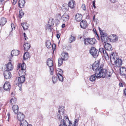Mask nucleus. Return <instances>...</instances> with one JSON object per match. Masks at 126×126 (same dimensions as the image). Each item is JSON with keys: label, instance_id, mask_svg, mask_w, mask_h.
<instances>
[{"label": "nucleus", "instance_id": "62", "mask_svg": "<svg viewBox=\"0 0 126 126\" xmlns=\"http://www.w3.org/2000/svg\"><path fill=\"white\" fill-rule=\"evenodd\" d=\"M24 38H25V40H26L28 39V38L27 37H24Z\"/></svg>", "mask_w": 126, "mask_h": 126}, {"label": "nucleus", "instance_id": "52", "mask_svg": "<svg viewBox=\"0 0 126 126\" xmlns=\"http://www.w3.org/2000/svg\"><path fill=\"white\" fill-rule=\"evenodd\" d=\"M7 115L8 118L7 121H9V117H10V113H7Z\"/></svg>", "mask_w": 126, "mask_h": 126}, {"label": "nucleus", "instance_id": "33", "mask_svg": "<svg viewBox=\"0 0 126 126\" xmlns=\"http://www.w3.org/2000/svg\"><path fill=\"white\" fill-rule=\"evenodd\" d=\"M46 45L48 48H49L52 47V45L50 41L47 40L46 41Z\"/></svg>", "mask_w": 126, "mask_h": 126}, {"label": "nucleus", "instance_id": "1", "mask_svg": "<svg viewBox=\"0 0 126 126\" xmlns=\"http://www.w3.org/2000/svg\"><path fill=\"white\" fill-rule=\"evenodd\" d=\"M99 62L97 63H94L92 65V69L94 71H95V74L98 79L101 78H104L110 77V72L105 69L102 68L99 66Z\"/></svg>", "mask_w": 126, "mask_h": 126}, {"label": "nucleus", "instance_id": "29", "mask_svg": "<svg viewBox=\"0 0 126 126\" xmlns=\"http://www.w3.org/2000/svg\"><path fill=\"white\" fill-rule=\"evenodd\" d=\"M30 56L29 55V52H26L24 53L23 55V60H25L28 59V58H30Z\"/></svg>", "mask_w": 126, "mask_h": 126}, {"label": "nucleus", "instance_id": "11", "mask_svg": "<svg viewBox=\"0 0 126 126\" xmlns=\"http://www.w3.org/2000/svg\"><path fill=\"white\" fill-rule=\"evenodd\" d=\"M3 74L5 78L6 79H10L12 76L11 73L10 71L5 70Z\"/></svg>", "mask_w": 126, "mask_h": 126}, {"label": "nucleus", "instance_id": "13", "mask_svg": "<svg viewBox=\"0 0 126 126\" xmlns=\"http://www.w3.org/2000/svg\"><path fill=\"white\" fill-rule=\"evenodd\" d=\"M5 70L10 71H12L13 68V66L11 62L8 63L6 65Z\"/></svg>", "mask_w": 126, "mask_h": 126}, {"label": "nucleus", "instance_id": "42", "mask_svg": "<svg viewBox=\"0 0 126 126\" xmlns=\"http://www.w3.org/2000/svg\"><path fill=\"white\" fill-rule=\"evenodd\" d=\"M60 20L59 19H56L55 21V25H56V26H57L59 24L60 22Z\"/></svg>", "mask_w": 126, "mask_h": 126}, {"label": "nucleus", "instance_id": "32", "mask_svg": "<svg viewBox=\"0 0 126 126\" xmlns=\"http://www.w3.org/2000/svg\"><path fill=\"white\" fill-rule=\"evenodd\" d=\"M63 73V72H62L60 74H59V75H58V78L59 81L62 82L63 80V77L62 75Z\"/></svg>", "mask_w": 126, "mask_h": 126}, {"label": "nucleus", "instance_id": "61", "mask_svg": "<svg viewBox=\"0 0 126 126\" xmlns=\"http://www.w3.org/2000/svg\"><path fill=\"white\" fill-rule=\"evenodd\" d=\"M93 21L94 22V20H95V16L94 15V16L93 17Z\"/></svg>", "mask_w": 126, "mask_h": 126}, {"label": "nucleus", "instance_id": "44", "mask_svg": "<svg viewBox=\"0 0 126 126\" xmlns=\"http://www.w3.org/2000/svg\"><path fill=\"white\" fill-rule=\"evenodd\" d=\"M56 17L57 18L56 19H58L61 20V14H57L56 15Z\"/></svg>", "mask_w": 126, "mask_h": 126}, {"label": "nucleus", "instance_id": "2", "mask_svg": "<svg viewBox=\"0 0 126 126\" xmlns=\"http://www.w3.org/2000/svg\"><path fill=\"white\" fill-rule=\"evenodd\" d=\"M18 69H19L18 72L20 76H24L26 75V65L24 63L22 64H19L18 65Z\"/></svg>", "mask_w": 126, "mask_h": 126}, {"label": "nucleus", "instance_id": "37", "mask_svg": "<svg viewBox=\"0 0 126 126\" xmlns=\"http://www.w3.org/2000/svg\"><path fill=\"white\" fill-rule=\"evenodd\" d=\"M63 60L62 58L59 59L58 61V65L59 66H61L63 63Z\"/></svg>", "mask_w": 126, "mask_h": 126}, {"label": "nucleus", "instance_id": "48", "mask_svg": "<svg viewBox=\"0 0 126 126\" xmlns=\"http://www.w3.org/2000/svg\"><path fill=\"white\" fill-rule=\"evenodd\" d=\"M56 47V45L55 44H53L52 45V48L53 51L55 50V48Z\"/></svg>", "mask_w": 126, "mask_h": 126}, {"label": "nucleus", "instance_id": "6", "mask_svg": "<svg viewBox=\"0 0 126 126\" xmlns=\"http://www.w3.org/2000/svg\"><path fill=\"white\" fill-rule=\"evenodd\" d=\"M96 39L94 38H86L84 40V43L85 45H88L89 44L93 45L95 43Z\"/></svg>", "mask_w": 126, "mask_h": 126}, {"label": "nucleus", "instance_id": "55", "mask_svg": "<svg viewBox=\"0 0 126 126\" xmlns=\"http://www.w3.org/2000/svg\"><path fill=\"white\" fill-rule=\"evenodd\" d=\"M124 93L125 96H126V88L124 90Z\"/></svg>", "mask_w": 126, "mask_h": 126}, {"label": "nucleus", "instance_id": "9", "mask_svg": "<svg viewBox=\"0 0 126 126\" xmlns=\"http://www.w3.org/2000/svg\"><path fill=\"white\" fill-rule=\"evenodd\" d=\"M3 87L5 91H9L11 88L10 82L8 81H6L3 85Z\"/></svg>", "mask_w": 126, "mask_h": 126}, {"label": "nucleus", "instance_id": "8", "mask_svg": "<svg viewBox=\"0 0 126 126\" xmlns=\"http://www.w3.org/2000/svg\"><path fill=\"white\" fill-rule=\"evenodd\" d=\"M119 59V57L117 54L115 53L112 52L110 57V60L112 63L116 60Z\"/></svg>", "mask_w": 126, "mask_h": 126}, {"label": "nucleus", "instance_id": "27", "mask_svg": "<svg viewBox=\"0 0 126 126\" xmlns=\"http://www.w3.org/2000/svg\"><path fill=\"white\" fill-rule=\"evenodd\" d=\"M95 74L94 75H91L89 78V80L91 81H94L95 80L96 78H97V79H98L97 77V75L95 74Z\"/></svg>", "mask_w": 126, "mask_h": 126}, {"label": "nucleus", "instance_id": "53", "mask_svg": "<svg viewBox=\"0 0 126 126\" xmlns=\"http://www.w3.org/2000/svg\"><path fill=\"white\" fill-rule=\"evenodd\" d=\"M119 86L120 87H122L123 84L121 82H120L119 84Z\"/></svg>", "mask_w": 126, "mask_h": 126}, {"label": "nucleus", "instance_id": "56", "mask_svg": "<svg viewBox=\"0 0 126 126\" xmlns=\"http://www.w3.org/2000/svg\"><path fill=\"white\" fill-rule=\"evenodd\" d=\"M78 124L77 123H76L74 122V126H77Z\"/></svg>", "mask_w": 126, "mask_h": 126}, {"label": "nucleus", "instance_id": "34", "mask_svg": "<svg viewBox=\"0 0 126 126\" xmlns=\"http://www.w3.org/2000/svg\"><path fill=\"white\" fill-rule=\"evenodd\" d=\"M54 19L52 18H50L49 19V21L48 22L49 23H50L51 25L53 26L54 25L55 21Z\"/></svg>", "mask_w": 126, "mask_h": 126}, {"label": "nucleus", "instance_id": "15", "mask_svg": "<svg viewBox=\"0 0 126 126\" xmlns=\"http://www.w3.org/2000/svg\"><path fill=\"white\" fill-rule=\"evenodd\" d=\"M114 65L117 67H120L122 64V61L121 59H118L114 62Z\"/></svg>", "mask_w": 126, "mask_h": 126}, {"label": "nucleus", "instance_id": "54", "mask_svg": "<svg viewBox=\"0 0 126 126\" xmlns=\"http://www.w3.org/2000/svg\"><path fill=\"white\" fill-rule=\"evenodd\" d=\"M11 26L12 29H13V28H15V27L14 26V24H11Z\"/></svg>", "mask_w": 126, "mask_h": 126}, {"label": "nucleus", "instance_id": "60", "mask_svg": "<svg viewBox=\"0 0 126 126\" xmlns=\"http://www.w3.org/2000/svg\"><path fill=\"white\" fill-rule=\"evenodd\" d=\"M112 2H114L115 1V0H110Z\"/></svg>", "mask_w": 126, "mask_h": 126}, {"label": "nucleus", "instance_id": "22", "mask_svg": "<svg viewBox=\"0 0 126 126\" xmlns=\"http://www.w3.org/2000/svg\"><path fill=\"white\" fill-rule=\"evenodd\" d=\"M12 110L13 112L15 114H16L18 110V106L16 105H14L12 107Z\"/></svg>", "mask_w": 126, "mask_h": 126}, {"label": "nucleus", "instance_id": "59", "mask_svg": "<svg viewBox=\"0 0 126 126\" xmlns=\"http://www.w3.org/2000/svg\"><path fill=\"white\" fill-rule=\"evenodd\" d=\"M23 35H24V37H26V34L25 33H24Z\"/></svg>", "mask_w": 126, "mask_h": 126}, {"label": "nucleus", "instance_id": "41", "mask_svg": "<svg viewBox=\"0 0 126 126\" xmlns=\"http://www.w3.org/2000/svg\"><path fill=\"white\" fill-rule=\"evenodd\" d=\"M104 53H102V54L104 55L105 58H109L108 55L105 50V49L104 51Z\"/></svg>", "mask_w": 126, "mask_h": 126}, {"label": "nucleus", "instance_id": "14", "mask_svg": "<svg viewBox=\"0 0 126 126\" xmlns=\"http://www.w3.org/2000/svg\"><path fill=\"white\" fill-rule=\"evenodd\" d=\"M61 18L63 21L65 22L68 21L69 18L68 15L66 13H65L61 16Z\"/></svg>", "mask_w": 126, "mask_h": 126}, {"label": "nucleus", "instance_id": "30", "mask_svg": "<svg viewBox=\"0 0 126 126\" xmlns=\"http://www.w3.org/2000/svg\"><path fill=\"white\" fill-rule=\"evenodd\" d=\"M24 49L26 51L28 50L30 47V44L27 43H25L24 45Z\"/></svg>", "mask_w": 126, "mask_h": 126}, {"label": "nucleus", "instance_id": "12", "mask_svg": "<svg viewBox=\"0 0 126 126\" xmlns=\"http://www.w3.org/2000/svg\"><path fill=\"white\" fill-rule=\"evenodd\" d=\"M68 53L65 52H63L61 54V57L63 60H67L68 58Z\"/></svg>", "mask_w": 126, "mask_h": 126}, {"label": "nucleus", "instance_id": "18", "mask_svg": "<svg viewBox=\"0 0 126 126\" xmlns=\"http://www.w3.org/2000/svg\"><path fill=\"white\" fill-rule=\"evenodd\" d=\"M104 47L106 50L109 51H111L112 49V47L111 45L108 43H105Z\"/></svg>", "mask_w": 126, "mask_h": 126}, {"label": "nucleus", "instance_id": "63", "mask_svg": "<svg viewBox=\"0 0 126 126\" xmlns=\"http://www.w3.org/2000/svg\"><path fill=\"white\" fill-rule=\"evenodd\" d=\"M99 31L100 32H101L102 31H101V29L99 27Z\"/></svg>", "mask_w": 126, "mask_h": 126}, {"label": "nucleus", "instance_id": "64", "mask_svg": "<svg viewBox=\"0 0 126 126\" xmlns=\"http://www.w3.org/2000/svg\"><path fill=\"white\" fill-rule=\"evenodd\" d=\"M4 0H0V1L1 2H3Z\"/></svg>", "mask_w": 126, "mask_h": 126}, {"label": "nucleus", "instance_id": "17", "mask_svg": "<svg viewBox=\"0 0 126 126\" xmlns=\"http://www.w3.org/2000/svg\"><path fill=\"white\" fill-rule=\"evenodd\" d=\"M80 25L82 28L85 29L87 25L86 21L84 20H82L80 23Z\"/></svg>", "mask_w": 126, "mask_h": 126}, {"label": "nucleus", "instance_id": "20", "mask_svg": "<svg viewBox=\"0 0 126 126\" xmlns=\"http://www.w3.org/2000/svg\"><path fill=\"white\" fill-rule=\"evenodd\" d=\"M20 126H32L31 125H28V123L25 120H23L20 122Z\"/></svg>", "mask_w": 126, "mask_h": 126}, {"label": "nucleus", "instance_id": "45", "mask_svg": "<svg viewBox=\"0 0 126 126\" xmlns=\"http://www.w3.org/2000/svg\"><path fill=\"white\" fill-rule=\"evenodd\" d=\"M24 13L22 11H19V17L20 18H22V16L24 15Z\"/></svg>", "mask_w": 126, "mask_h": 126}, {"label": "nucleus", "instance_id": "43", "mask_svg": "<svg viewBox=\"0 0 126 126\" xmlns=\"http://www.w3.org/2000/svg\"><path fill=\"white\" fill-rule=\"evenodd\" d=\"M104 49L103 48L100 47L99 49V51L98 52L99 53L100 52L101 54H102L103 53H104Z\"/></svg>", "mask_w": 126, "mask_h": 126}, {"label": "nucleus", "instance_id": "24", "mask_svg": "<svg viewBox=\"0 0 126 126\" xmlns=\"http://www.w3.org/2000/svg\"><path fill=\"white\" fill-rule=\"evenodd\" d=\"M75 5V2L73 0H71L68 3V6L71 8H73Z\"/></svg>", "mask_w": 126, "mask_h": 126}, {"label": "nucleus", "instance_id": "40", "mask_svg": "<svg viewBox=\"0 0 126 126\" xmlns=\"http://www.w3.org/2000/svg\"><path fill=\"white\" fill-rule=\"evenodd\" d=\"M103 42H104L105 43L106 42H107L109 41H110V36H107L105 38L104 41H102Z\"/></svg>", "mask_w": 126, "mask_h": 126}, {"label": "nucleus", "instance_id": "38", "mask_svg": "<svg viewBox=\"0 0 126 126\" xmlns=\"http://www.w3.org/2000/svg\"><path fill=\"white\" fill-rule=\"evenodd\" d=\"M52 26L51 25H50L49 24H47L46 26V29H48L50 32H51L52 31V28L51 26Z\"/></svg>", "mask_w": 126, "mask_h": 126}, {"label": "nucleus", "instance_id": "35", "mask_svg": "<svg viewBox=\"0 0 126 126\" xmlns=\"http://www.w3.org/2000/svg\"><path fill=\"white\" fill-rule=\"evenodd\" d=\"M52 79L53 82L54 84L56 83L58 80L57 78L55 76H53L52 77Z\"/></svg>", "mask_w": 126, "mask_h": 126}, {"label": "nucleus", "instance_id": "36", "mask_svg": "<svg viewBox=\"0 0 126 126\" xmlns=\"http://www.w3.org/2000/svg\"><path fill=\"white\" fill-rule=\"evenodd\" d=\"M59 114H57V115L56 116L57 118L58 119H59L60 120L62 119V116H61V111L60 110H58Z\"/></svg>", "mask_w": 126, "mask_h": 126}, {"label": "nucleus", "instance_id": "31", "mask_svg": "<svg viewBox=\"0 0 126 126\" xmlns=\"http://www.w3.org/2000/svg\"><path fill=\"white\" fill-rule=\"evenodd\" d=\"M17 102V99L15 97L12 98L10 100V104L12 105L16 103Z\"/></svg>", "mask_w": 126, "mask_h": 126}, {"label": "nucleus", "instance_id": "47", "mask_svg": "<svg viewBox=\"0 0 126 126\" xmlns=\"http://www.w3.org/2000/svg\"><path fill=\"white\" fill-rule=\"evenodd\" d=\"M81 7L83 10H86V8L84 4H83L81 6Z\"/></svg>", "mask_w": 126, "mask_h": 126}, {"label": "nucleus", "instance_id": "58", "mask_svg": "<svg viewBox=\"0 0 126 126\" xmlns=\"http://www.w3.org/2000/svg\"><path fill=\"white\" fill-rule=\"evenodd\" d=\"M65 26V25L64 24H63L62 25V28H64Z\"/></svg>", "mask_w": 126, "mask_h": 126}, {"label": "nucleus", "instance_id": "7", "mask_svg": "<svg viewBox=\"0 0 126 126\" xmlns=\"http://www.w3.org/2000/svg\"><path fill=\"white\" fill-rule=\"evenodd\" d=\"M25 77L24 76L20 77H18V78H16V80L18 81V85L19 87H20L19 90H21V87L22 86L21 84L23 83L25 81Z\"/></svg>", "mask_w": 126, "mask_h": 126}, {"label": "nucleus", "instance_id": "50", "mask_svg": "<svg viewBox=\"0 0 126 126\" xmlns=\"http://www.w3.org/2000/svg\"><path fill=\"white\" fill-rule=\"evenodd\" d=\"M93 4L94 8H96V6H95V1H93Z\"/></svg>", "mask_w": 126, "mask_h": 126}, {"label": "nucleus", "instance_id": "51", "mask_svg": "<svg viewBox=\"0 0 126 126\" xmlns=\"http://www.w3.org/2000/svg\"><path fill=\"white\" fill-rule=\"evenodd\" d=\"M17 0H13V5H15L16 3Z\"/></svg>", "mask_w": 126, "mask_h": 126}, {"label": "nucleus", "instance_id": "3", "mask_svg": "<svg viewBox=\"0 0 126 126\" xmlns=\"http://www.w3.org/2000/svg\"><path fill=\"white\" fill-rule=\"evenodd\" d=\"M72 124L67 116H64L63 119L61 120V124L59 126H71Z\"/></svg>", "mask_w": 126, "mask_h": 126}, {"label": "nucleus", "instance_id": "23", "mask_svg": "<svg viewBox=\"0 0 126 126\" xmlns=\"http://www.w3.org/2000/svg\"><path fill=\"white\" fill-rule=\"evenodd\" d=\"M25 3V0H19L18 2L19 6L20 8L23 7Z\"/></svg>", "mask_w": 126, "mask_h": 126}, {"label": "nucleus", "instance_id": "25", "mask_svg": "<svg viewBox=\"0 0 126 126\" xmlns=\"http://www.w3.org/2000/svg\"><path fill=\"white\" fill-rule=\"evenodd\" d=\"M19 54V51L18 50H13L12 51L11 54L12 57L14 56H17Z\"/></svg>", "mask_w": 126, "mask_h": 126}, {"label": "nucleus", "instance_id": "5", "mask_svg": "<svg viewBox=\"0 0 126 126\" xmlns=\"http://www.w3.org/2000/svg\"><path fill=\"white\" fill-rule=\"evenodd\" d=\"M90 54L94 58L97 57L98 55V50L94 47H92L89 50Z\"/></svg>", "mask_w": 126, "mask_h": 126}, {"label": "nucleus", "instance_id": "57", "mask_svg": "<svg viewBox=\"0 0 126 126\" xmlns=\"http://www.w3.org/2000/svg\"><path fill=\"white\" fill-rule=\"evenodd\" d=\"M60 37V35L58 34H57V38H59Z\"/></svg>", "mask_w": 126, "mask_h": 126}, {"label": "nucleus", "instance_id": "46", "mask_svg": "<svg viewBox=\"0 0 126 126\" xmlns=\"http://www.w3.org/2000/svg\"><path fill=\"white\" fill-rule=\"evenodd\" d=\"M79 118H80V117H79L77 118H76V117L75 118V122L78 123L79 122Z\"/></svg>", "mask_w": 126, "mask_h": 126}, {"label": "nucleus", "instance_id": "16", "mask_svg": "<svg viewBox=\"0 0 126 126\" xmlns=\"http://www.w3.org/2000/svg\"><path fill=\"white\" fill-rule=\"evenodd\" d=\"M17 116L18 119L20 122L23 120H24V115L23 113H21L20 112H18Z\"/></svg>", "mask_w": 126, "mask_h": 126}, {"label": "nucleus", "instance_id": "4", "mask_svg": "<svg viewBox=\"0 0 126 126\" xmlns=\"http://www.w3.org/2000/svg\"><path fill=\"white\" fill-rule=\"evenodd\" d=\"M47 64L49 67L50 74L51 75H53V69L52 66L53 64V63L52 58H50L48 59L47 61Z\"/></svg>", "mask_w": 126, "mask_h": 126}, {"label": "nucleus", "instance_id": "28", "mask_svg": "<svg viewBox=\"0 0 126 126\" xmlns=\"http://www.w3.org/2000/svg\"><path fill=\"white\" fill-rule=\"evenodd\" d=\"M101 35V39L102 41H104L105 38L107 36V34L106 33H105L101 31L100 32Z\"/></svg>", "mask_w": 126, "mask_h": 126}, {"label": "nucleus", "instance_id": "26", "mask_svg": "<svg viewBox=\"0 0 126 126\" xmlns=\"http://www.w3.org/2000/svg\"><path fill=\"white\" fill-rule=\"evenodd\" d=\"M21 26L24 30H27L29 27L28 24L26 22H23L22 23Z\"/></svg>", "mask_w": 126, "mask_h": 126}, {"label": "nucleus", "instance_id": "21", "mask_svg": "<svg viewBox=\"0 0 126 126\" xmlns=\"http://www.w3.org/2000/svg\"><path fill=\"white\" fill-rule=\"evenodd\" d=\"M82 17V15L81 14H77L75 16L76 20L77 21L79 22L81 20Z\"/></svg>", "mask_w": 126, "mask_h": 126}, {"label": "nucleus", "instance_id": "49", "mask_svg": "<svg viewBox=\"0 0 126 126\" xmlns=\"http://www.w3.org/2000/svg\"><path fill=\"white\" fill-rule=\"evenodd\" d=\"M62 72H63L62 70L61 69H59V71L58 72V73L57 74V75H59V74H60Z\"/></svg>", "mask_w": 126, "mask_h": 126}, {"label": "nucleus", "instance_id": "39", "mask_svg": "<svg viewBox=\"0 0 126 126\" xmlns=\"http://www.w3.org/2000/svg\"><path fill=\"white\" fill-rule=\"evenodd\" d=\"M69 41L70 42V43H71L72 42L74 41L75 40V38L74 36H71L69 38Z\"/></svg>", "mask_w": 126, "mask_h": 126}, {"label": "nucleus", "instance_id": "19", "mask_svg": "<svg viewBox=\"0 0 126 126\" xmlns=\"http://www.w3.org/2000/svg\"><path fill=\"white\" fill-rule=\"evenodd\" d=\"M6 22V19L5 18H0V26H2L4 25Z\"/></svg>", "mask_w": 126, "mask_h": 126}, {"label": "nucleus", "instance_id": "10", "mask_svg": "<svg viewBox=\"0 0 126 126\" xmlns=\"http://www.w3.org/2000/svg\"><path fill=\"white\" fill-rule=\"evenodd\" d=\"M110 41L113 43H114L117 41L118 39V36L114 34L110 35Z\"/></svg>", "mask_w": 126, "mask_h": 126}]
</instances>
